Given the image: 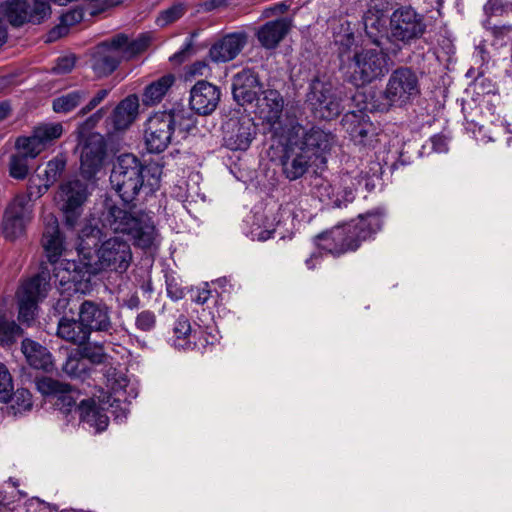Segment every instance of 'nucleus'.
I'll use <instances>...</instances> for the list:
<instances>
[{"label":"nucleus","instance_id":"f257e3e1","mask_svg":"<svg viewBox=\"0 0 512 512\" xmlns=\"http://www.w3.org/2000/svg\"><path fill=\"white\" fill-rule=\"evenodd\" d=\"M103 232L93 225H85L79 234L78 260L67 261V281L75 284V290L87 288L91 277L102 271L124 273L132 261L129 243L119 237L102 241Z\"/></svg>","mask_w":512,"mask_h":512},{"label":"nucleus","instance_id":"f03ea898","mask_svg":"<svg viewBox=\"0 0 512 512\" xmlns=\"http://www.w3.org/2000/svg\"><path fill=\"white\" fill-rule=\"evenodd\" d=\"M37 390L44 396L54 399L53 405L62 413L67 421L73 419L72 414H78L80 423L95 428L96 432L104 431L109 423V418L94 399H83L77 404L78 393L69 384L60 382L51 377L36 379Z\"/></svg>","mask_w":512,"mask_h":512},{"label":"nucleus","instance_id":"7ed1b4c3","mask_svg":"<svg viewBox=\"0 0 512 512\" xmlns=\"http://www.w3.org/2000/svg\"><path fill=\"white\" fill-rule=\"evenodd\" d=\"M162 167L156 163L143 164L134 154L125 153L117 157L110 174V183L125 203L136 199L141 189L153 191L158 187Z\"/></svg>","mask_w":512,"mask_h":512},{"label":"nucleus","instance_id":"20e7f679","mask_svg":"<svg viewBox=\"0 0 512 512\" xmlns=\"http://www.w3.org/2000/svg\"><path fill=\"white\" fill-rule=\"evenodd\" d=\"M196 122L194 113L183 104H175L169 110L156 112L146 123L144 139L148 152H163L173 136L185 139L197 130Z\"/></svg>","mask_w":512,"mask_h":512},{"label":"nucleus","instance_id":"39448f33","mask_svg":"<svg viewBox=\"0 0 512 512\" xmlns=\"http://www.w3.org/2000/svg\"><path fill=\"white\" fill-rule=\"evenodd\" d=\"M100 221L104 227L113 232L131 237L137 247L149 248L154 242L155 225L152 218L145 213L133 214L112 202L106 201Z\"/></svg>","mask_w":512,"mask_h":512},{"label":"nucleus","instance_id":"423d86ee","mask_svg":"<svg viewBox=\"0 0 512 512\" xmlns=\"http://www.w3.org/2000/svg\"><path fill=\"white\" fill-rule=\"evenodd\" d=\"M390 47L388 52L396 57L403 48L411 47L424 39L428 23L423 13L411 5H401L389 16Z\"/></svg>","mask_w":512,"mask_h":512},{"label":"nucleus","instance_id":"0eeeda50","mask_svg":"<svg viewBox=\"0 0 512 512\" xmlns=\"http://www.w3.org/2000/svg\"><path fill=\"white\" fill-rule=\"evenodd\" d=\"M389 54L386 50L372 48L356 52L346 65L347 81L356 87H362L380 80L389 72Z\"/></svg>","mask_w":512,"mask_h":512},{"label":"nucleus","instance_id":"6e6552de","mask_svg":"<svg viewBox=\"0 0 512 512\" xmlns=\"http://www.w3.org/2000/svg\"><path fill=\"white\" fill-rule=\"evenodd\" d=\"M306 103L316 118L332 120L342 112L341 100L325 76L315 75L309 82Z\"/></svg>","mask_w":512,"mask_h":512},{"label":"nucleus","instance_id":"1a4fd4ad","mask_svg":"<svg viewBox=\"0 0 512 512\" xmlns=\"http://www.w3.org/2000/svg\"><path fill=\"white\" fill-rule=\"evenodd\" d=\"M89 195L87 182L79 179L65 181L59 186L56 199L67 228L74 229L76 227Z\"/></svg>","mask_w":512,"mask_h":512},{"label":"nucleus","instance_id":"9d476101","mask_svg":"<svg viewBox=\"0 0 512 512\" xmlns=\"http://www.w3.org/2000/svg\"><path fill=\"white\" fill-rule=\"evenodd\" d=\"M384 217V210L376 208L359 214L355 220L343 223L348 253L357 251L363 242L373 240L383 228Z\"/></svg>","mask_w":512,"mask_h":512},{"label":"nucleus","instance_id":"9b49d317","mask_svg":"<svg viewBox=\"0 0 512 512\" xmlns=\"http://www.w3.org/2000/svg\"><path fill=\"white\" fill-rule=\"evenodd\" d=\"M385 88L386 96L397 107L407 106L421 95L419 74L412 66L397 67L389 75Z\"/></svg>","mask_w":512,"mask_h":512},{"label":"nucleus","instance_id":"f8f14e48","mask_svg":"<svg viewBox=\"0 0 512 512\" xmlns=\"http://www.w3.org/2000/svg\"><path fill=\"white\" fill-rule=\"evenodd\" d=\"M50 275L42 271L24 282L17 292L18 320L28 326L34 321L38 303L47 297Z\"/></svg>","mask_w":512,"mask_h":512},{"label":"nucleus","instance_id":"ddd939ff","mask_svg":"<svg viewBox=\"0 0 512 512\" xmlns=\"http://www.w3.org/2000/svg\"><path fill=\"white\" fill-rule=\"evenodd\" d=\"M296 129V138L292 140L297 148L311 156L315 161L325 163L326 155L330 153L335 141V135L319 126L305 128L299 125Z\"/></svg>","mask_w":512,"mask_h":512},{"label":"nucleus","instance_id":"4468645a","mask_svg":"<svg viewBox=\"0 0 512 512\" xmlns=\"http://www.w3.org/2000/svg\"><path fill=\"white\" fill-rule=\"evenodd\" d=\"M125 38L126 34L118 33L94 48L91 68L97 78L111 75L124 60L119 48L125 43Z\"/></svg>","mask_w":512,"mask_h":512},{"label":"nucleus","instance_id":"2eb2a0df","mask_svg":"<svg viewBox=\"0 0 512 512\" xmlns=\"http://www.w3.org/2000/svg\"><path fill=\"white\" fill-rule=\"evenodd\" d=\"M112 312V307L103 300L82 299L78 305L77 316L90 334L97 332L111 335L115 331Z\"/></svg>","mask_w":512,"mask_h":512},{"label":"nucleus","instance_id":"dca6fc26","mask_svg":"<svg viewBox=\"0 0 512 512\" xmlns=\"http://www.w3.org/2000/svg\"><path fill=\"white\" fill-rule=\"evenodd\" d=\"M223 143L232 151L247 150L257 135L253 118L243 114L232 116L222 124Z\"/></svg>","mask_w":512,"mask_h":512},{"label":"nucleus","instance_id":"f3484780","mask_svg":"<svg viewBox=\"0 0 512 512\" xmlns=\"http://www.w3.org/2000/svg\"><path fill=\"white\" fill-rule=\"evenodd\" d=\"M341 124L356 145L373 147L377 142L376 127L362 110L345 113Z\"/></svg>","mask_w":512,"mask_h":512},{"label":"nucleus","instance_id":"a211bd4d","mask_svg":"<svg viewBox=\"0 0 512 512\" xmlns=\"http://www.w3.org/2000/svg\"><path fill=\"white\" fill-rule=\"evenodd\" d=\"M107 154V144L100 133H90L81 149L80 169L87 178L95 176L103 166Z\"/></svg>","mask_w":512,"mask_h":512},{"label":"nucleus","instance_id":"6ab92c4d","mask_svg":"<svg viewBox=\"0 0 512 512\" xmlns=\"http://www.w3.org/2000/svg\"><path fill=\"white\" fill-rule=\"evenodd\" d=\"M26 198L14 197L4 212L2 230L4 237L10 241L24 233L26 223L31 219L32 205H27Z\"/></svg>","mask_w":512,"mask_h":512},{"label":"nucleus","instance_id":"aec40b11","mask_svg":"<svg viewBox=\"0 0 512 512\" xmlns=\"http://www.w3.org/2000/svg\"><path fill=\"white\" fill-rule=\"evenodd\" d=\"M233 99L241 106L252 104L263 92L259 75L251 69H243L232 78Z\"/></svg>","mask_w":512,"mask_h":512},{"label":"nucleus","instance_id":"412c9836","mask_svg":"<svg viewBox=\"0 0 512 512\" xmlns=\"http://www.w3.org/2000/svg\"><path fill=\"white\" fill-rule=\"evenodd\" d=\"M220 99L221 90L218 86L206 80H199L190 90V108L188 109L199 115H210L216 110Z\"/></svg>","mask_w":512,"mask_h":512},{"label":"nucleus","instance_id":"4be33fe9","mask_svg":"<svg viewBox=\"0 0 512 512\" xmlns=\"http://www.w3.org/2000/svg\"><path fill=\"white\" fill-rule=\"evenodd\" d=\"M63 126L61 123H46L33 128L31 135L19 136V145L29 147L31 151L39 155L52 143L61 137Z\"/></svg>","mask_w":512,"mask_h":512},{"label":"nucleus","instance_id":"5701e85b","mask_svg":"<svg viewBox=\"0 0 512 512\" xmlns=\"http://www.w3.org/2000/svg\"><path fill=\"white\" fill-rule=\"evenodd\" d=\"M247 44L244 32L226 34L215 42L209 50V58L215 63H226L235 59Z\"/></svg>","mask_w":512,"mask_h":512},{"label":"nucleus","instance_id":"b1692460","mask_svg":"<svg viewBox=\"0 0 512 512\" xmlns=\"http://www.w3.org/2000/svg\"><path fill=\"white\" fill-rule=\"evenodd\" d=\"M291 29V20L279 18L271 20L260 26L256 31V38L261 47L272 50L278 47Z\"/></svg>","mask_w":512,"mask_h":512},{"label":"nucleus","instance_id":"393cba45","mask_svg":"<svg viewBox=\"0 0 512 512\" xmlns=\"http://www.w3.org/2000/svg\"><path fill=\"white\" fill-rule=\"evenodd\" d=\"M315 161L311 156L297 148L290 140V144L282 158L283 173L290 181L301 178Z\"/></svg>","mask_w":512,"mask_h":512},{"label":"nucleus","instance_id":"a878e982","mask_svg":"<svg viewBox=\"0 0 512 512\" xmlns=\"http://www.w3.org/2000/svg\"><path fill=\"white\" fill-rule=\"evenodd\" d=\"M362 23L367 40L379 49L388 52L390 47V24L386 25V19L364 13Z\"/></svg>","mask_w":512,"mask_h":512},{"label":"nucleus","instance_id":"bb28decb","mask_svg":"<svg viewBox=\"0 0 512 512\" xmlns=\"http://www.w3.org/2000/svg\"><path fill=\"white\" fill-rule=\"evenodd\" d=\"M313 241L319 249L333 256L339 257L348 253L342 224L317 234Z\"/></svg>","mask_w":512,"mask_h":512},{"label":"nucleus","instance_id":"cd10ccee","mask_svg":"<svg viewBox=\"0 0 512 512\" xmlns=\"http://www.w3.org/2000/svg\"><path fill=\"white\" fill-rule=\"evenodd\" d=\"M57 336L77 346L88 343L91 334L86 326H82V320L78 316L61 317L57 325Z\"/></svg>","mask_w":512,"mask_h":512},{"label":"nucleus","instance_id":"c85d7f7f","mask_svg":"<svg viewBox=\"0 0 512 512\" xmlns=\"http://www.w3.org/2000/svg\"><path fill=\"white\" fill-rule=\"evenodd\" d=\"M139 101L136 95H129L114 108L109 120L115 131L127 129L136 119Z\"/></svg>","mask_w":512,"mask_h":512},{"label":"nucleus","instance_id":"c756f323","mask_svg":"<svg viewBox=\"0 0 512 512\" xmlns=\"http://www.w3.org/2000/svg\"><path fill=\"white\" fill-rule=\"evenodd\" d=\"M21 350L28 362L34 369L51 371L53 369L52 354L40 343L25 338L21 344Z\"/></svg>","mask_w":512,"mask_h":512},{"label":"nucleus","instance_id":"7c9ffc66","mask_svg":"<svg viewBox=\"0 0 512 512\" xmlns=\"http://www.w3.org/2000/svg\"><path fill=\"white\" fill-rule=\"evenodd\" d=\"M262 94L263 98L259 105L262 119L271 126L279 124L284 108V99L282 95L275 89L263 90Z\"/></svg>","mask_w":512,"mask_h":512},{"label":"nucleus","instance_id":"2f4dec72","mask_svg":"<svg viewBox=\"0 0 512 512\" xmlns=\"http://www.w3.org/2000/svg\"><path fill=\"white\" fill-rule=\"evenodd\" d=\"M31 149L27 146L22 148L19 145V139L15 140V152L9 159V175L17 180H24L31 169V162L37 158Z\"/></svg>","mask_w":512,"mask_h":512},{"label":"nucleus","instance_id":"473e14b6","mask_svg":"<svg viewBox=\"0 0 512 512\" xmlns=\"http://www.w3.org/2000/svg\"><path fill=\"white\" fill-rule=\"evenodd\" d=\"M42 245L50 263H56L63 251V237L59 230L58 221L50 217L43 232Z\"/></svg>","mask_w":512,"mask_h":512},{"label":"nucleus","instance_id":"72a5a7b5","mask_svg":"<svg viewBox=\"0 0 512 512\" xmlns=\"http://www.w3.org/2000/svg\"><path fill=\"white\" fill-rule=\"evenodd\" d=\"M90 95L86 88H79L63 93L52 100V109L57 114H68L75 110Z\"/></svg>","mask_w":512,"mask_h":512},{"label":"nucleus","instance_id":"f704fd0d","mask_svg":"<svg viewBox=\"0 0 512 512\" xmlns=\"http://www.w3.org/2000/svg\"><path fill=\"white\" fill-rule=\"evenodd\" d=\"M175 82V76L171 73L163 75L150 83L142 95L143 104L152 106L159 103Z\"/></svg>","mask_w":512,"mask_h":512},{"label":"nucleus","instance_id":"c9c22d12","mask_svg":"<svg viewBox=\"0 0 512 512\" xmlns=\"http://www.w3.org/2000/svg\"><path fill=\"white\" fill-rule=\"evenodd\" d=\"M334 44L337 47V55L340 60V70L345 71V58L351 61L350 52L355 45V35L347 24H341L340 31L334 35Z\"/></svg>","mask_w":512,"mask_h":512},{"label":"nucleus","instance_id":"e433bc0d","mask_svg":"<svg viewBox=\"0 0 512 512\" xmlns=\"http://www.w3.org/2000/svg\"><path fill=\"white\" fill-rule=\"evenodd\" d=\"M173 334L174 339L172 342L176 348L192 350L196 347V344L190 340V338L196 337V331L192 333L190 322L186 316L180 315L175 321Z\"/></svg>","mask_w":512,"mask_h":512},{"label":"nucleus","instance_id":"4c0bfd02","mask_svg":"<svg viewBox=\"0 0 512 512\" xmlns=\"http://www.w3.org/2000/svg\"><path fill=\"white\" fill-rule=\"evenodd\" d=\"M29 8L26 0H11L5 5L4 15L12 26L20 27L29 22Z\"/></svg>","mask_w":512,"mask_h":512},{"label":"nucleus","instance_id":"58836bf2","mask_svg":"<svg viewBox=\"0 0 512 512\" xmlns=\"http://www.w3.org/2000/svg\"><path fill=\"white\" fill-rule=\"evenodd\" d=\"M151 37L147 33L140 34L136 39L130 40L126 35L125 43L119 48L123 59L130 60L144 52L149 44Z\"/></svg>","mask_w":512,"mask_h":512},{"label":"nucleus","instance_id":"ea45409f","mask_svg":"<svg viewBox=\"0 0 512 512\" xmlns=\"http://www.w3.org/2000/svg\"><path fill=\"white\" fill-rule=\"evenodd\" d=\"M66 158L63 154H58L47 162L46 169L42 175L43 180L50 186L61 177L66 168Z\"/></svg>","mask_w":512,"mask_h":512},{"label":"nucleus","instance_id":"a19ab883","mask_svg":"<svg viewBox=\"0 0 512 512\" xmlns=\"http://www.w3.org/2000/svg\"><path fill=\"white\" fill-rule=\"evenodd\" d=\"M51 186L48 185L42 178L41 174L33 175L28 180L27 193L19 194L15 197H27V205H31V201L36 200L43 196Z\"/></svg>","mask_w":512,"mask_h":512},{"label":"nucleus","instance_id":"79ce46f5","mask_svg":"<svg viewBox=\"0 0 512 512\" xmlns=\"http://www.w3.org/2000/svg\"><path fill=\"white\" fill-rule=\"evenodd\" d=\"M10 409L14 415L21 414L32 408V395L29 390L20 388L12 392Z\"/></svg>","mask_w":512,"mask_h":512},{"label":"nucleus","instance_id":"37998d69","mask_svg":"<svg viewBox=\"0 0 512 512\" xmlns=\"http://www.w3.org/2000/svg\"><path fill=\"white\" fill-rule=\"evenodd\" d=\"M22 334L23 330L18 324L0 317V343L3 346H10Z\"/></svg>","mask_w":512,"mask_h":512},{"label":"nucleus","instance_id":"c03bdc74","mask_svg":"<svg viewBox=\"0 0 512 512\" xmlns=\"http://www.w3.org/2000/svg\"><path fill=\"white\" fill-rule=\"evenodd\" d=\"M386 88L382 92H373L366 101L365 109L370 112H388L396 102H392L387 96Z\"/></svg>","mask_w":512,"mask_h":512},{"label":"nucleus","instance_id":"a18cd8bd","mask_svg":"<svg viewBox=\"0 0 512 512\" xmlns=\"http://www.w3.org/2000/svg\"><path fill=\"white\" fill-rule=\"evenodd\" d=\"M79 297H73L69 294H61L60 297L53 304L54 313L62 315V317H68V315H74L75 311H78Z\"/></svg>","mask_w":512,"mask_h":512},{"label":"nucleus","instance_id":"49530a36","mask_svg":"<svg viewBox=\"0 0 512 512\" xmlns=\"http://www.w3.org/2000/svg\"><path fill=\"white\" fill-rule=\"evenodd\" d=\"M82 19V14L78 11H73L62 16V25H58L51 29L48 33L47 42H52L64 36L68 32V26Z\"/></svg>","mask_w":512,"mask_h":512},{"label":"nucleus","instance_id":"de8ad7c7","mask_svg":"<svg viewBox=\"0 0 512 512\" xmlns=\"http://www.w3.org/2000/svg\"><path fill=\"white\" fill-rule=\"evenodd\" d=\"M186 5L182 2H177L171 7L161 11L156 23L159 26H166L180 19L186 12Z\"/></svg>","mask_w":512,"mask_h":512},{"label":"nucleus","instance_id":"09e8293b","mask_svg":"<svg viewBox=\"0 0 512 512\" xmlns=\"http://www.w3.org/2000/svg\"><path fill=\"white\" fill-rule=\"evenodd\" d=\"M62 370L72 378H84L87 375L86 363L76 356H68Z\"/></svg>","mask_w":512,"mask_h":512},{"label":"nucleus","instance_id":"8fccbe9b","mask_svg":"<svg viewBox=\"0 0 512 512\" xmlns=\"http://www.w3.org/2000/svg\"><path fill=\"white\" fill-rule=\"evenodd\" d=\"M14 390L12 376L5 364L0 362V401L7 403Z\"/></svg>","mask_w":512,"mask_h":512},{"label":"nucleus","instance_id":"3c124183","mask_svg":"<svg viewBox=\"0 0 512 512\" xmlns=\"http://www.w3.org/2000/svg\"><path fill=\"white\" fill-rule=\"evenodd\" d=\"M51 14L49 0H34L33 8H29V22L40 24Z\"/></svg>","mask_w":512,"mask_h":512},{"label":"nucleus","instance_id":"603ef678","mask_svg":"<svg viewBox=\"0 0 512 512\" xmlns=\"http://www.w3.org/2000/svg\"><path fill=\"white\" fill-rule=\"evenodd\" d=\"M81 355L92 364H102L107 359V354L104 352L102 346H90L85 344Z\"/></svg>","mask_w":512,"mask_h":512},{"label":"nucleus","instance_id":"864d4df0","mask_svg":"<svg viewBox=\"0 0 512 512\" xmlns=\"http://www.w3.org/2000/svg\"><path fill=\"white\" fill-rule=\"evenodd\" d=\"M107 112V107H101L100 109H98L96 112H94L92 115H90L87 119H85L82 123L79 124V133L81 135H84L90 132L93 128L96 127V125L107 114Z\"/></svg>","mask_w":512,"mask_h":512},{"label":"nucleus","instance_id":"5fc2aeb1","mask_svg":"<svg viewBox=\"0 0 512 512\" xmlns=\"http://www.w3.org/2000/svg\"><path fill=\"white\" fill-rule=\"evenodd\" d=\"M156 325V316L152 311L144 310L140 312L135 319V326L143 332H149Z\"/></svg>","mask_w":512,"mask_h":512},{"label":"nucleus","instance_id":"6e6d98bb","mask_svg":"<svg viewBox=\"0 0 512 512\" xmlns=\"http://www.w3.org/2000/svg\"><path fill=\"white\" fill-rule=\"evenodd\" d=\"M109 90L108 89H100L96 92V94L85 104L80 108L77 115L78 116H85L88 113H90L92 110H94L98 105H100L101 102L104 101V99L108 96Z\"/></svg>","mask_w":512,"mask_h":512},{"label":"nucleus","instance_id":"4d7b16f0","mask_svg":"<svg viewBox=\"0 0 512 512\" xmlns=\"http://www.w3.org/2000/svg\"><path fill=\"white\" fill-rule=\"evenodd\" d=\"M390 9L389 0H370L365 14L384 17Z\"/></svg>","mask_w":512,"mask_h":512},{"label":"nucleus","instance_id":"13d9d810","mask_svg":"<svg viewBox=\"0 0 512 512\" xmlns=\"http://www.w3.org/2000/svg\"><path fill=\"white\" fill-rule=\"evenodd\" d=\"M75 66L74 56L59 57L56 61L55 66L52 68V72L57 75H64L70 73Z\"/></svg>","mask_w":512,"mask_h":512},{"label":"nucleus","instance_id":"bf43d9fd","mask_svg":"<svg viewBox=\"0 0 512 512\" xmlns=\"http://www.w3.org/2000/svg\"><path fill=\"white\" fill-rule=\"evenodd\" d=\"M426 59V53L422 48L416 46L414 50H412L411 54L408 56V62L412 64V66H416L419 70L420 75L424 74V70L421 68L422 62Z\"/></svg>","mask_w":512,"mask_h":512},{"label":"nucleus","instance_id":"052dcab7","mask_svg":"<svg viewBox=\"0 0 512 512\" xmlns=\"http://www.w3.org/2000/svg\"><path fill=\"white\" fill-rule=\"evenodd\" d=\"M342 193H343L342 198L337 197L333 201V204L335 207L341 208L343 206H346L347 203H350L355 199L354 191L350 187H344Z\"/></svg>","mask_w":512,"mask_h":512},{"label":"nucleus","instance_id":"680f3d73","mask_svg":"<svg viewBox=\"0 0 512 512\" xmlns=\"http://www.w3.org/2000/svg\"><path fill=\"white\" fill-rule=\"evenodd\" d=\"M128 383V378L126 377L125 374H122L121 376H118L116 379L110 382L107 386L113 393L116 394L123 391L127 387Z\"/></svg>","mask_w":512,"mask_h":512},{"label":"nucleus","instance_id":"e2e57ef3","mask_svg":"<svg viewBox=\"0 0 512 512\" xmlns=\"http://www.w3.org/2000/svg\"><path fill=\"white\" fill-rule=\"evenodd\" d=\"M229 0H207L200 4V7L205 12H211L221 7H226Z\"/></svg>","mask_w":512,"mask_h":512},{"label":"nucleus","instance_id":"0e129e2a","mask_svg":"<svg viewBox=\"0 0 512 512\" xmlns=\"http://www.w3.org/2000/svg\"><path fill=\"white\" fill-rule=\"evenodd\" d=\"M432 148L435 152L441 153L447 151V140L442 135H434L431 138Z\"/></svg>","mask_w":512,"mask_h":512},{"label":"nucleus","instance_id":"69168bd1","mask_svg":"<svg viewBox=\"0 0 512 512\" xmlns=\"http://www.w3.org/2000/svg\"><path fill=\"white\" fill-rule=\"evenodd\" d=\"M191 50L192 41L189 40L180 51L176 52L173 56L170 57V60L174 62H183Z\"/></svg>","mask_w":512,"mask_h":512},{"label":"nucleus","instance_id":"338daca9","mask_svg":"<svg viewBox=\"0 0 512 512\" xmlns=\"http://www.w3.org/2000/svg\"><path fill=\"white\" fill-rule=\"evenodd\" d=\"M122 374H124V373L117 370L115 367L105 366L104 376L106 378L107 385L110 382H112L114 379H116L118 376H121Z\"/></svg>","mask_w":512,"mask_h":512},{"label":"nucleus","instance_id":"774afa93","mask_svg":"<svg viewBox=\"0 0 512 512\" xmlns=\"http://www.w3.org/2000/svg\"><path fill=\"white\" fill-rule=\"evenodd\" d=\"M475 85L476 86H481L482 87V92L483 93H491V92H494V84H492V82L488 79H479L477 78L475 80Z\"/></svg>","mask_w":512,"mask_h":512}]
</instances>
